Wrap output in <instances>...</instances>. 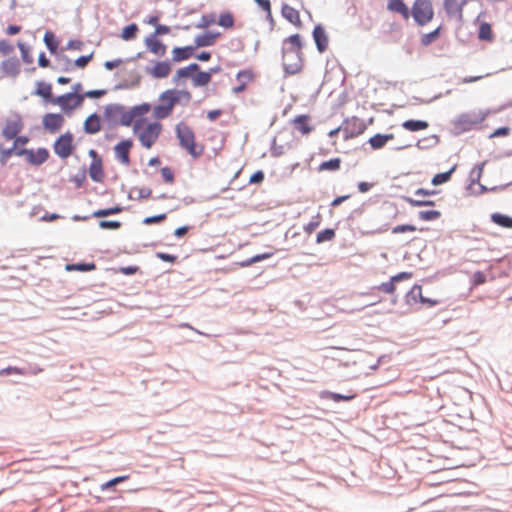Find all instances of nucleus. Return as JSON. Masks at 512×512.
Returning <instances> with one entry per match:
<instances>
[{
  "label": "nucleus",
  "mask_w": 512,
  "mask_h": 512,
  "mask_svg": "<svg viewBox=\"0 0 512 512\" xmlns=\"http://www.w3.org/2000/svg\"><path fill=\"white\" fill-rule=\"evenodd\" d=\"M492 37L491 27L487 23H483L479 29V38L481 40H490Z\"/></svg>",
  "instance_id": "nucleus-44"
},
{
  "label": "nucleus",
  "mask_w": 512,
  "mask_h": 512,
  "mask_svg": "<svg viewBox=\"0 0 512 512\" xmlns=\"http://www.w3.org/2000/svg\"><path fill=\"white\" fill-rule=\"evenodd\" d=\"M1 69L6 75L15 77L19 73L18 62L14 59H9L1 63Z\"/></svg>",
  "instance_id": "nucleus-25"
},
{
  "label": "nucleus",
  "mask_w": 512,
  "mask_h": 512,
  "mask_svg": "<svg viewBox=\"0 0 512 512\" xmlns=\"http://www.w3.org/2000/svg\"><path fill=\"white\" fill-rule=\"evenodd\" d=\"M322 397L333 400L335 402L350 401L356 397L355 394L342 395L334 392H324Z\"/></svg>",
  "instance_id": "nucleus-33"
},
{
  "label": "nucleus",
  "mask_w": 512,
  "mask_h": 512,
  "mask_svg": "<svg viewBox=\"0 0 512 512\" xmlns=\"http://www.w3.org/2000/svg\"><path fill=\"white\" fill-rule=\"evenodd\" d=\"M391 139H393L392 134H376L369 139V144L372 146V148L379 149L382 148Z\"/></svg>",
  "instance_id": "nucleus-26"
},
{
  "label": "nucleus",
  "mask_w": 512,
  "mask_h": 512,
  "mask_svg": "<svg viewBox=\"0 0 512 512\" xmlns=\"http://www.w3.org/2000/svg\"><path fill=\"white\" fill-rule=\"evenodd\" d=\"M99 227L102 229L116 230L121 227V223L119 221L102 220L99 222Z\"/></svg>",
  "instance_id": "nucleus-46"
},
{
  "label": "nucleus",
  "mask_w": 512,
  "mask_h": 512,
  "mask_svg": "<svg viewBox=\"0 0 512 512\" xmlns=\"http://www.w3.org/2000/svg\"><path fill=\"white\" fill-rule=\"evenodd\" d=\"M89 155L93 159L91 166H90V171H89L90 177L94 181L99 182L103 178L101 160L98 158V155H97L96 151H94V150H90Z\"/></svg>",
  "instance_id": "nucleus-18"
},
{
  "label": "nucleus",
  "mask_w": 512,
  "mask_h": 512,
  "mask_svg": "<svg viewBox=\"0 0 512 512\" xmlns=\"http://www.w3.org/2000/svg\"><path fill=\"white\" fill-rule=\"evenodd\" d=\"M193 51V47L187 46V47H176L173 49V60L176 62H180L182 60L187 59Z\"/></svg>",
  "instance_id": "nucleus-29"
},
{
  "label": "nucleus",
  "mask_w": 512,
  "mask_h": 512,
  "mask_svg": "<svg viewBox=\"0 0 512 512\" xmlns=\"http://www.w3.org/2000/svg\"><path fill=\"white\" fill-rule=\"evenodd\" d=\"M339 167H340V160L338 158H335V159H331L329 161L323 162L320 165L319 170L320 171H324V170L335 171V170L339 169Z\"/></svg>",
  "instance_id": "nucleus-42"
},
{
  "label": "nucleus",
  "mask_w": 512,
  "mask_h": 512,
  "mask_svg": "<svg viewBox=\"0 0 512 512\" xmlns=\"http://www.w3.org/2000/svg\"><path fill=\"white\" fill-rule=\"evenodd\" d=\"M105 114L114 123H120L124 126H130L132 122L135 123V118L132 115L131 110H125L121 105L113 104L107 106Z\"/></svg>",
  "instance_id": "nucleus-6"
},
{
  "label": "nucleus",
  "mask_w": 512,
  "mask_h": 512,
  "mask_svg": "<svg viewBox=\"0 0 512 512\" xmlns=\"http://www.w3.org/2000/svg\"><path fill=\"white\" fill-rule=\"evenodd\" d=\"M165 219H166V214L163 213V214H159L156 216L146 217L143 220V223L146 225H151V224H155V223H160V222L164 221Z\"/></svg>",
  "instance_id": "nucleus-49"
},
{
  "label": "nucleus",
  "mask_w": 512,
  "mask_h": 512,
  "mask_svg": "<svg viewBox=\"0 0 512 512\" xmlns=\"http://www.w3.org/2000/svg\"><path fill=\"white\" fill-rule=\"evenodd\" d=\"M407 302L408 303H417L420 302L422 305L427 307H433L439 304L438 300L429 299L422 295V287L420 285H414L409 293L407 294Z\"/></svg>",
  "instance_id": "nucleus-12"
},
{
  "label": "nucleus",
  "mask_w": 512,
  "mask_h": 512,
  "mask_svg": "<svg viewBox=\"0 0 512 512\" xmlns=\"http://www.w3.org/2000/svg\"><path fill=\"white\" fill-rule=\"evenodd\" d=\"M454 167L447 171V172H444V173H439L437 175H435L432 180H431V183L434 185V186H437V185H440V184H443L445 182H447L450 177H451V174L452 172L454 171Z\"/></svg>",
  "instance_id": "nucleus-38"
},
{
  "label": "nucleus",
  "mask_w": 512,
  "mask_h": 512,
  "mask_svg": "<svg viewBox=\"0 0 512 512\" xmlns=\"http://www.w3.org/2000/svg\"><path fill=\"white\" fill-rule=\"evenodd\" d=\"M264 179V173L262 171L255 172L249 179L250 183H259Z\"/></svg>",
  "instance_id": "nucleus-62"
},
{
  "label": "nucleus",
  "mask_w": 512,
  "mask_h": 512,
  "mask_svg": "<svg viewBox=\"0 0 512 512\" xmlns=\"http://www.w3.org/2000/svg\"><path fill=\"white\" fill-rule=\"evenodd\" d=\"M138 270H139V268L137 266H127V267L120 268V272L125 274V275H133Z\"/></svg>",
  "instance_id": "nucleus-63"
},
{
  "label": "nucleus",
  "mask_w": 512,
  "mask_h": 512,
  "mask_svg": "<svg viewBox=\"0 0 512 512\" xmlns=\"http://www.w3.org/2000/svg\"><path fill=\"white\" fill-rule=\"evenodd\" d=\"M406 201L409 202L412 206H431L434 205V202L429 200H415L412 198H406Z\"/></svg>",
  "instance_id": "nucleus-53"
},
{
  "label": "nucleus",
  "mask_w": 512,
  "mask_h": 512,
  "mask_svg": "<svg viewBox=\"0 0 512 512\" xmlns=\"http://www.w3.org/2000/svg\"><path fill=\"white\" fill-rule=\"evenodd\" d=\"M487 275L485 272H482V271H476L473 273L472 277H471V289L479 286V285H482V284H485L487 282Z\"/></svg>",
  "instance_id": "nucleus-34"
},
{
  "label": "nucleus",
  "mask_w": 512,
  "mask_h": 512,
  "mask_svg": "<svg viewBox=\"0 0 512 512\" xmlns=\"http://www.w3.org/2000/svg\"><path fill=\"white\" fill-rule=\"evenodd\" d=\"M145 45L151 53L157 56H164L166 53V46L162 42L157 40L155 35H150L146 37Z\"/></svg>",
  "instance_id": "nucleus-19"
},
{
  "label": "nucleus",
  "mask_w": 512,
  "mask_h": 512,
  "mask_svg": "<svg viewBox=\"0 0 512 512\" xmlns=\"http://www.w3.org/2000/svg\"><path fill=\"white\" fill-rule=\"evenodd\" d=\"M491 220L504 228L511 229L512 228V217L501 214V213H493L491 215Z\"/></svg>",
  "instance_id": "nucleus-28"
},
{
  "label": "nucleus",
  "mask_w": 512,
  "mask_h": 512,
  "mask_svg": "<svg viewBox=\"0 0 512 512\" xmlns=\"http://www.w3.org/2000/svg\"><path fill=\"white\" fill-rule=\"evenodd\" d=\"M218 24L224 28H230L233 26V18L229 14L221 15Z\"/></svg>",
  "instance_id": "nucleus-50"
},
{
  "label": "nucleus",
  "mask_w": 512,
  "mask_h": 512,
  "mask_svg": "<svg viewBox=\"0 0 512 512\" xmlns=\"http://www.w3.org/2000/svg\"><path fill=\"white\" fill-rule=\"evenodd\" d=\"M217 69H211L209 72H198L191 76L194 86H204L209 83L212 72H216Z\"/></svg>",
  "instance_id": "nucleus-24"
},
{
  "label": "nucleus",
  "mask_w": 512,
  "mask_h": 512,
  "mask_svg": "<svg viewBox=\"0 0 512 512\" xmlns=\"http://www.w3.org/2000/svg\"><path fill=\"white\" fill-rule=\"evenodd\" d=\"M72 151V135L65 133L61 135L54 144V152L61 158H67Z\"/></svg>",
  "instance_id": "nucleus-10"
},
{
  "label": "nucleus",
  "mask_w": 512,
  "mask_h": 512,
  "mask_svg": "<svg viewBox=\"0 0 512 512\" xmlns=\"http://www.w3.org/2000/svg\"><path fill=\"white\" fill-rule=\"evenodd\" d=\"M387 9L391 12L401 14L405 19H408L410 16L408 7L401 0H388Z\"/></svg>",
  "instance_id": "nucleus-20"
},
{
  "label": "nucleus",
  "mask_w": 512,
  "mask_h": 512,
  "mask_svg": "<svg viewBox=\"0 0 512 512\" xmlns=\"http://www.w3.org/2000/svg\"><path fill=\"white\" fill-rule=\"evenodd\" d=\"M9 374H25L24 370L18 367H7L0 371V375H9Z\"/></svg>",
  "instance_id": "nucleus-52"
},
{
  "label": "nucleus",
  "mask_w": 512,
  "mask_h": 512,
  "mask_svg": "<svg viewBox=\"0 0 512 512\" xmlns=\"http://www.w3.org/2000/svg\"><path fill=\"white\" fill-rule=\"evenodd\" d=\"M157 258L165 261V262H169V263H174L176 262L177 260V256L176 255H171V254H167V253H164V252H158L156 254Z\"/></svg>",
  "instance_id": "nucleus-55"
},
{
  "label": "nucleus",
  "mask_w": 512,
  "mask_h": 512,
  "mask_svg": "<svg viewBox=\"0 0 512 512\" xmlns=\"http://www.w3.org/2000/svg\"><path fill=\"white\" fill-rule=\"evenodd\" d=\"M282 15L285 19H287L290 23L294 25L300 24L299 12L292 8L289 5H283L282 7Z\"/></svg>",
  "instance_id": "nucleus-23"
},
{
  "label": "nucleus",
  "mask_w": 512,
  "mask_h": 512,
  "mask_svg": "<svg viewBox=\"0 0 512 512\" xmlns=\"http://www.w3.org/2000/svg\"><path fill=\"white\" fill-rule=\"evenodd\" d=\"M217 35L218 34H213L211 32H206L203 35H198L195 39L196 46L204 47L212 45Z\"/></svg>",
  "instance_id": "nucleus-31"
},
{
  "label": "nucleus",
  "mask_w": 512,
  "mask_h": 512,
  "mask_svg": "<svg viewBox=\"0 0 512 512\" xmlns=\"http://www.w3.org/2000/svg\"><path fill=\"white\" fill-rule=\"evenodd\" d=\"M313 37L319 52H323L327 48L328 39L322 27L316 26L313 31Z\"/></svg>",
  "instance_id": "nucleus-21"
},
{
  "label": "nucleus",
  "mask_w": 512,
  "mask_h": 512,
  "mask_svg": "<svg viewBox=\"0 0 512 512\" xmlns=\"http://www.w3.org/2000/svg\"><path fill=\"white\" fill-rule=\"evenodd\" d=\"M100 119L96 114L90 115L84 122V130L88 134H95L100 131Z\"/></svg>",
  "instance_id": "nucleus-22"
},
{
  "label": "nucleus",
  "mask_w": 512,
  "mask_h": 512,
  "mask_svg": "<svg viewBox=\"0 0 512 512\" xmlns=\"http://www.w3.org/2000/svg\"><path fill=\"white\" fill-rule=\"evenodd\" d=\"M269 257V254H261V255H256L254 257H252L251 259L243 262L241 265L242 266H249L250 264L252 263H255V262H258V261H261L263 259H266Z\"/></svg>",
  "instance_id": "nucleus-59"
},
{
  "label": "nucleus",
  "mask_w": 512,
  "mask_h": 512,
  "mask_svg": "<svg viewBox=\"0 0 512 512\" xmlns=\"http://www.w3.org/2000/svg\"><path fill=\"white\" fill-rule=\"evenodd\" d=\"M23 129L22 119L19 115H13L9 117L2 130V135L8 140H11L17 136L18 133Z\"/></svg>",
  "instance_id": "nucleus-9"
},
{
  "label": "nucleus",
  "mask_w": 512,
  "mask_h": 512,
  "mask_svg": "<svg viewBox=\"0 0 512 512\" xmlns=\"http://www.w3.org/2000/svg\"><path fill=\"white\" fill-rule=\"evenodd\" d=\"M417 228L411 224L397 225L392 229L393 234H399L404 232H415Z\"/></svg>",
  "instance_id": "nucleus-45"
},
{
  "label": "nucleus",
  "mask_w": 512,
  "mask_h": 512,
  "mask_svg": "<svg viewBox=\"0 0 512 512\" xmlns=\"http://www.w3.org/2000/svg\"><path fill=\"white\" fill-rule=\"evenodd\" d=\"M320 224V216H317V219L315 221H311L309 222L304 230L305 232H307L308 234L312 233Z\"/></svg>",
  "instance_id": "nucleus-58"
},
{
  "label": "nucleus",
  "mask_w": 512,
  "mask_h": 512,
  "mask_svg": "<svg viewBox=\"0 0 512 512\" xmlns=\"http://www.w3.org/2000/svg\"><path fill=\"white\" fill-rule=\"evenodd\" d=\"M285 152V149L283 146H278L275 142L273 143L271 147V153L274 156H280Z\"/></svg>",
  "instance_id": "nucleus-64"
},
{
  "label": "nucleus",
  "mask_w": 512,
  "mask_h": 512,
  "mask_svg": "<svg viewBox=\"0 0 512 512\" xmlns=\"http://www.w3.org/2000/svg\"><path fill=\"white\" fill-rule=\"evenodd\" d=\"M13 46L6 41L0 42V52L3 54H9L13 51Z\"/></svg>",
  "instance_id": "nucleus-61"
},
{
  "label": "nucleus",
  "mask_w": 512,
  "mask_h": 512,
  "mask_svg": "<svg viewBox=\"0 0 512 512\" xmlns=\"http://www.w3.org/2000/svg\"><path fill=\"white\" fill-rule=\"evenodd\" d=\"M171 72V64L168 61L155 62L152 67L146 68V73L154 78H166Z\"/></svg>",
  "instance_id": "nucleus-16"
},
{
  "label": "nucleus",
  "mask_w": 512,
  "mask_h": 512,
  "mask_svg": "<svg viewBox=\"0 0 512 512\" xmlns=\"http://www.w3.org/2000/svg\"><path fill=\"white\" fill-rule=\"evenodd\" d=\"M84 96L76 93H67L51 100L53 104L58 105L64 114L70 116L76 109L82 106Z\"/></svg>",
  "instance_id": "nucleus-4"
},
{
  "label": "nucleus",
  "mask_w": 512,
  "mask_h": 512,
  "mask_svg": "<svg viewBox=\"0 0 512 512\" xmlns=\"http://www.w3.org/2000/svg\"><path fill=\"white\" fill-rule=\"evenodd\" d=\"M176 133L181 146L187 149L193 157H197L199 153L195 150L194 134L192 130L187 125L179 123L176 126Z\"/></svg>",
  "instance_id": "nucleus-7"
},
{
  "label": "nucleus",
  "mask_w": 512,
  "mask_h": 512,
  "mask_svg": "<svg viewBox=\"0 0 512 512\" xmlns=\"http://www.w3.org/2000/svg\"><path fill=\"white\" fill-rule=\"evenodd\" d=\"M485 117L486 114L481 110L463 113L455 118L454 124L460 126L462 129H467L471 125L482 122Z\"/></svg>",
  "instance_id": "nucleus-8"
},
{
  "label": "nucleus",
  "mask_w": 512,
  "mask_h": 512,
  "mask_svg": "<svg viewBox=\"0 0 512 512\" xmlns=\"http://www.w3.org/2000/svg\"><path fill=\"white\" fill-rule=\"evenodd\" d=\"M162 126L158 122H147L145 119L135 120L133 131L138 135L140 143L145 148H151L158 139Z\"/></svg>",
  "instance_id": "nucleus-1"
},
{
  "label": "nucleus",
  "mask_w": 512,
  "mask_h": 512,
  "mask_svg": "<svg viewBox=\"0 0 512 512\" xmlns=\"http://www.w3.org/2000/svg\"><path fill=\"white\" fill-rule=\"evenodd\" d=\"M18 48L21 52V56H22V59L25 63H31L32 62V58L30 57L29 55V50L28 48L26 47V45L22 42H18Z\"/></svg>",
  "instance_id": "nucleus-48"
},
{
  "label": "nucleus",
  "mask_w": 512,
  "mask_h": 512,
  "mask_svg": "<svg viewBox=\"0 0 512 512\" xmlns=\"http://www.w3.org/2000/svg\"><path fill=\"white\" fill-rule=\"evenodd\" d=\"M402 126L408 131L415 132L427 129L429 124L422 120H407L402 124Z\"/></svg>",
  "instance_id": "nucleus-27"
},
{
  "label": "nucleus",
  "mask_w": 512,
  "mask_h": 512,
  "mask_svg": "<svg viewBox=\"0 0 512 512\" xmlns=\"http://www.w3.org/2000/svg\"><path fill=\"white\" fill-rule=\"evenodd\" d=\"M121 211H122V208L117 205V206H114L111 208L97 210L93 213V216L97 217V218L106 217L109 215L120 213Z\"/></svg>",
  "instance_id": "nucleus-39"
},
{
  "label": "nucleus",
  "mask_w": 512,
  "mask_h": 512,
  "mask_svg": "<svg viewBox=\"0 0 512 512\" xmlns=\"http://www.w3.org/2000/svg\"><path fill=\"white\" fill-rule=\"evenodd\" d=\"M150 109H151L150 105L147 103H144V104H141L138 106H134L130 110H131V113L134 116L135 120H138L137 119L138 117H141V116L147 114L150 111Z\"/></svg>",
  "instance_id": "nucleus-40"
},
{
  "label": "nucleus",
  "mask_w": 512,
  "mask_h": 512,
  "mask_svg": "<svg viewBox=\"0 0 512 512\" xmlns=\"http://www.w3.org/2000/svg\"><path fill=\"white\" fill-rule=\"evenodd\" d=\"M105 94V90H90L85 92L84 94H81V96L88 97V98H100Z\"/></svg>",
  "instance_id": "nucleus-57"
},
{
  "label": "nucleus",
  "mask_w": 512,
  "mask_h": 512,
  "mask_svg": "<svg viewBox=\"0 0 512 512\" xmlns=\"http://www.w3.org/2000/svg\"><path fill=\"white\" fill-rule=\"evenodd\" d=\"M182 97L186 100L190 99V95L183 91L167 90L163 92L159 99L160 103L154 108V117L157 119L167 117L171 113L174 105L180 101Z\"/></svg>",
  "instance_id": "nucleus-2"
},
{
  "label": "nucleus",
  "mask_w": 512,
  "mask_h": 512,
  "mask_svg": "<svg viewBox=\"0 0 512 512\" xmlns=\"http://www.w3.org/2000/svg\"><path fill=\"white\" fill-rule=\"evenodd\" d=\"M91 58H92V55L81 56L78 59H76L75 65L83 68L88 64V62L90 61Z\"/></svg>",
  "instance_id": "nucleus-60"
},
{
  "label": "nucleus",
  "mask_w": 512,
  "mask_h": 512,
  "mask_svg": "<svg viewBox=\"0 0 512 512\" xmlns=\"http://www.w3.org/2000/svg\"><path fill=\"white\" fill-rule=\"evenodd\" d=\"M129 477L128 476H119V477H115L105 483H103L101 486H100V489L102 491H105L107 489H109L110 487L112 486H115L116 484H119L121 482H124L125 480H127Z\"/></svg>",
  "instance_id": "nucleus-43"
},
{
  "label": "nucleus",
  "mask_w": 512,
  "mask_h": 512,
  "mask_svg": "<svg viewBox=\"0 0 512 512\" xmlns=\"http://www.w3.org/2000/svg\"><path fill=\"white\" fill-rule=\"evenodd\" d=\"M412 277L410 272H401L390 278L388 282L381 283L376 287L377 290L386 294H393L396 290V283L402 280H408Z\"/></svg>",
  "instance_id": "nucleus-14"
},
{
  "label": "nucleus",
  "mask_w": 512,
  "mask_h": 512,
  "mask_svg": "<svg viewBox=\"0 0 512 512\" xmlns=\"http://www.w3.org/2000/svg\"><path fill=\"white\" fill-rule=\"evenodd\" d=\"M467 3L468 0H444L443 6L450 18L459 21L462 19L463 8Z\"/></svg>",
  "instance_id": "nucleus-11"
},
{
  "label": "nucleus",
  "mask_w": 512,
  "mask_h": 512,
  "mask_svg": "<svg viewBox=\"0 0 512 512\" xmlns=\"http://www.w3.org/2000/svg\"><path fill=\"white\" fill-rule=\"evenodd\" d=\"M441 212L438 210H425L418 213V217L423 221H433L440 218Z\"/></svg>",
  "instance_id": "nucleus-35"
},
{
  "label": "nucleus",
  "mask_w": 512,
  "mask_h": 512,
  "mask_svg": "<svg viewBox=\"0 0 512 512\" xmlns=\"http://www.w3.org/2000/svg\"><path fill=\"white\" fill-rule=\"evenodd\" d=\"M289 43L295 48L284 53V68L289 74H295L301 69V63L298 56V49L301 47L299 35H292L288 38Z\"/></svg>",
  "instance_id": "nucleus-3"
},
{
  "label": "nucleus",
  "mask_w": 512,
  "mask_h": 512,
  "mask_svg": "<svg viewBox=\"0 0 512 512\" xmlns=\"http://www.w3.org/2000/svg\"><path fill=\"white\" fill-rule=\"evenodd\" d=\"M44 42L51 53H54L56 51L58 44L55 41V36L53 33L46 32L44 35Z\"/></svg>",
  "instance_id": "nucleus-41"
},
{
  "label": "nucleus",
  "mask_w": 512,
  "mask_h": 512,
  "mask_svg": "<svg viewBox=\"0 0 512 512\" xmlns=\"http://www.w3.org/2000/svg\"><path fill=\"white\" fill-rule=\"evenodd\" d=\"M44 128L50 133H56L64 123V117L61 114L48 113L42 120Z\"/></svg>",
  "instance_id": "nucleus-15"
},
{
  "label": "nucleus",
  "mask_w": 512,
  "mask_h": 512,
  "mask_svg": "<svg viewBox=\"0 0 512 512\" xmlns=\"http://www.w3.org/2000/svg\"><path fill=\"white\" fill-rule=\"evenodd\" d=\"M137 31H138L137 25L130 24L122 30L121 38L125 41H129L136 36Z\"/></svg>",
  "instance_id": "nucleus-36"
},
{
  "label": "nucleus",
  "mask_w": 512,
  "mask_h": 512,
  "mask_svg": "<svg viewBox=\"0 0 512 512\" xmlns=\"http://www.w3.org/2000/svg\"><path fill=\"white\" fill-rule=\"evenodd\" d=\"M96 269L95 263H76V264H67L66 270L67 271H81V272H87V271H93Z\"/></svg>",
  "instance_id": "nucleus-32"
},
{
  "label": "nucleus",
  "mask_w": 512,
  "mask_h": 512,
  "mask_svg": "<svg viewBox=\"0 0 512 512\" xmlns=\"http://www.w3.org/2000/svg\"><path fill=\"white\" fill-rule=\"evenodd\" d=\"M20 150H17L14 148V145L9 149H4L0 146V154L2 156V160L5 161L7 158H9L12 154H16V152H19Z\"/></svg>",
  "instance_id": "nucleus-54"
},
{
  "label": "nucleus",
  "mask_w": 512,
  "mask_h": 512,
  "mask_svg": "<svg viewBox=\"0 0 512 512\" xmlns=\"http://www.w3.org/2000/svg\"><path fill=\"white\" fill-rule=\"evenodd\" d=\"M335 238V231L333 229H325L317 234V243L332 241Z\"/></svg>",
  "instance_id": "nucleus-37"
},
{
  "label": "nucleus",
  "mask_w": 512,
  "mask_h": 512,
  "mask_svg": "<svg viewBox=\"0 0 512 512\" xmlns=\"http://www.w3.org/2000/svg\"><path fill=\"white\" fill-rule=\"evenodd\" d=\"M16 155L24 156L25 159L34 165L44 163L48 158V151L44 148H39L36 151L33 150H21L16 152Z\"/></svg>",
  "instance_id": "nucleus-13"
},
{
  "label": "nucleus",
  "mask_w": 512,
  "mask_h": 512,
  "mask_svg": "<svg viewBox=\"0 0 512 512\" xmlns=\"http://www.w3.org/2000/svg\"><path fill=\"white\" fill-rule=\"evenodd\" d=\"M295 125L303 134H308L311 130L310 127L304 123L303 117L296 118Z\"/></svg>",
  "instance_id": "nucleus-51"
},
{
  "label": "nucleus",
  "mask_w": 512,
  "mask_h": 512,
  "mask_svg": "<svg viewBox=\"0 0 512 512\" xmlns=\"http://www.w3.org/2000/svg\"><path fill=\"white\" fill-rule=\"evenodd\" d=\"M28 138L25 136L17 137L13 143L14 148L17 150H24L23 147L27 144Z\"/></svg>",
  "instance_id": "nucleus-56"
},
{
  "label": "nucleus",
  "mask_w": 512,
  "mask_h": 512,
  "mask_svg": "<svg viewBox=\"0 0 512 512\" xmlns=\"http://www.w3.org/2000/svg\"><path fill=\"white\" fill-rule=\"evenodd\" d=\"M131 147H132L131 140L121 141L114 147L115 157L122 164H125V165L129 164V151H130Z\"/></svg>",
  "instance_id": "nucleus-17"
},
{
  "label": "nucleus",
  "mask_w": 512,
  "mask_h": 512,
  "mask_svg": "<svg viewBox=\"0 0 512 512\" xmlns=\"http://www.w3.org/2000/svg\"><path fill=\"white\" fill-rule=\"evenodd\" d=\"M411 14L419 25L427 24L434 15L432 2L430 0H415Z\"/></svg>",
  "instance_id": "nucleus-5"
},
{
  "label": "nucleus",
  "mask_w": 512,
  "mask_h": 512,
  "mask_svg": "<svg viewBox=\"0 0 512 512\" xmlns=\"http://www.w3.org/2000/svg\"><path fill=\"white\" fill-rule=\"evenodd\" d=\"M36 94L42 96L44 98H50L51 96V86L48 84H39Z\"/></svg>",
  "instance_id": "nucleus-47"
},
{
  "label": "nucleus",
  "mask_w": 512,
  "mask_h": 512,
  "mask_svg": "<svg viewBox=\"0 0 512 512\" xmlns=\"http://www.w3.org/2000/svg\"><path fill=\"white\" fill-rule=\"evenodd\" d=\"M199 66L195 63L190 64L188 67L181 68L177 70L176 74L173 77L175 83L178 82L180 78H186L193 76L192 73L197 71Z\"/></svg>",
  "instance_id": "nucleus-30"
}]
</instances>
